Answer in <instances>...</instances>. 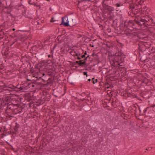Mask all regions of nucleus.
Segmentation results:
<instances>
[{"label": "nucleus", "instance_id": "obj_1", "mask_svg": "<svg viewBox=\"0 0 155 155\" xmlns=\"http://www.w3.org/2000/svg\"><path fill=\"white\" fill-rule=\"evenodd\" d=\"M41 77H39L36 80L37 83H39L42 87L46 88L49 86H51L53 84L54 73L51 71H46L42 74Z\"/></svg>", "mask_w": 155, "mask_h": 155}, {"label": "nucleus", "instance_id": "obj_2", "mask_svg": "<svg viewBox=\"0 0 155 155\" xmlns=\"http://www.w3.org/2000/svg\"><path fill=\"white\" fill-rule=\"evenodd\" d=\"M76 24L75 18L74 16L70 15L62 18V21L60 25L66 27L73 26Z\"/></svg>", "mask_w": 155, "mask_h": 155}, {"label": "nucleus", "instance_id": "obj_3", "mask_svg": "<svg viewBox=\"0 0 155 155\" xmlns=\"http://www.w3.org/2000/svg\"><path fill=\"white\" fill-rule=\"evenodd\" d=\"M134 25V28L140 29L144 27H147L148 24L147 22L146 23V19H143L142 18L139 17L138 18H136L134 20H133Z\"/></svg>", "mask_w": 155, "mask_h": 155}, {"label": "nucleus", "instance_id": "obj_4", "mask_svg": "<svg viewBox=\"0 0 155 155\" xmlns=\"http://www.w3.org/2000/svg\"><path fill=\"white\" fill-rule=\"evenodd\" d=\"M41 97L37 101V102L40 104H42L45 102L49 101L51 98V95L47 91L42 92L41 94Z\"/></svg>", "mask_w": 155, "mask_h": 155}, {"label": "nucleus", "instance_id": "obj_5", "mask_svg": "<svg viewBox=\"0 0 155 155\" xmlns=\"http://www.w3.org/2000/svg\"><path fill=\"white\" fill-rule=\"evenodd\" d=\"M123 54L121 53H116L114 55V58L112 60L113 63L112 64V66L114 67L117 64L119 65L123 61Z\"/></svg>", "mask_w": 155, "mask_h": 155}, {"label": "nucleus", "instance_id": "obj_6", "mask_svg": "<svg viewBox=\"0 0 155 155\" xmlns=\"http://www.w3.org/2000/svg\"><path fill=\"white\" fill-rule=\"evenodd\" d=\"M85 77L82 74L72 75L70 77L71 81L73 82H78L80 81L84 80Z\"/></svg>", "mask_w": 155, "mask_h": 155}, {"label": "nucleus", "instance_id": "obj_7", "mask_svg": "<svg viewBox=\"0 0 155 155\" xmlns=\"http://www.w3.org/2000/svg\"><path fill=\"white\" fill-rule=\"evenodd\" d=\"M16 98H11L8 102V104L13 106L18 107L21 103V100L23 99L20 97H16Z\"/></svg>", "mask_w": 155, "mask_h": 155}, {"label": "nucleus", "instance_id": "obj_8", "mask_svg": "<svg viewBox=\"0 0 155 155\" xmlns=\"http://www.w3.org/2000/svg\"><path fill=\"white\" fill-rule=\"evenodd\" d=\"M104 19L102 21H104L106 24L109 25V26H110L111 24L114 22V15H107L103 17Z\"/></svg>", "mask_w": 155, "mask_h": 155}, {"label": "nucleus", "instance_id": "obj_9", "mask_svg": "<svg viewBox=\"0 0 155 155\" xmlns=\"http://www.w3.org/2000/svg\"><path fill=\"white\" fill-rule=\"evenodd\" d=\"M123 18L121 17L118 21H116L115 30L116 31H124Z\"/></svg>", "mask_w": 155, "mask_h": 155}, {"label": "nucleus", "instance_id": "obj_10", "mask_svg": "<svg viewBox=\"0 0 155 155\" xmlns=\"http://www.w3.org/2000/svg\"><path fill=\"white\" fill-rule=\"evenodd\" d=\"M104 8V14L103 17H104L106 15H113V13L114 11V8L111 6L103 7Z\"/></svg>", "mask_w": 155, "mask_h": 155}, {"label": "nucleus", "instance_id": "obj_11", "mask_svg": "<svg viewBox=\"0 0 155 155\" xmlns=\"http://www.w3.org/2000/svg\"><path fill=\"white\" fill-rule=\"evenodd\" d=\"M87 60V58H86L83 60H80L79 61H76L74 64L73 66L75 67L76 68H77V67L75 66L76 64H77L79 66L85 67V66H86L87 67L88 65L86 63Z\"/></svg>", "mask_w": 155, "mask_h": 155}, {"label": "nucleus", "instance_id": "obj_12", "mask_svg": "<svg viewBox=\"0 0 155 155\" xmlns=\"http://www.w3.org/2000/svg\"><path fill=\"white\" fill-rule=\"evenodd\" d=\"M133 20H129L128 21H125L124 22V29L127 28L130 30H132V28H134V25Z\"/></svg>", "mask_w": 155, "mask_h": 155}, {"label": "nucleus", "instance_id": "obj_13", "mask_svg": "<svg viewBox=\"0 0 155 155\" xmlns=\"http://www.w3.org/2000/svg\"><path fill=\"white\" fill-rule=\"evenodd\" d=\"M139 81L141 82L140 84L141 85H143L142 84H144L146 85L147 84L149 80L143 75H142L140 80Z\"/></svg>", "mask_w": 155, "mask_h": 155}, {"label": "nucleus", "instance_id": "obj_14", "mask_svg": "<svg viewBox=\"0 0 155 155\" xmlns=\"http://www.w3.org/2000/svg\"><path fill=\"white\" fill-rule=\"evenodd\" d=\"M113 2V0H103L102 6L103 7L111 6Z\"/></svg>", "mask_w": 155, "mask_h": 155}, {"label": "nucleus", "instance_id": "obj_15", "mask_svg": "<svg viewBox=\"0 0 155 155\" xmlns=\"http://www.w3.org/2000/svg\"><path fill=\"white\" fill-rule=\"evenodd\" d=\"M149 108V107H139V109L140 113L143 116L145 115L147 110Z\"/></svg>", "mask_w": 155, "mask_h": 155}, {"label": "nucleus", "instance_id": "obj_16", "mask_svg": "<svg viewBox=\"0 0 155 155\" xmlns=\"http://www.w3.org/2000/svg\"><path fill=\"white\" fill-rule=\"evenodd\" d=\"M9 102L8 99L3 100L1 98H0V104L2 107H6V106L8 104Z\"/></svg>", "mask_w": 155, "mask_h": 155}, {"label": "nucleus", "instance_id": "obj_17", "mask_svg": "<svg viewBox=\"0 0 155 155\" xmlns=\"http://www.w3.org/2000/svg\"><path fill=\"white\" fill-rule=\"evenodd\" d=\"M30 27L29 26L27 25L25 27L21 28L20 30H18L17 31L29 32L30 30Z\"/></svg>", "mask_w": 155, "mask_h": 155}, {"label": "nucleus", "instance_id": "obj_18", "mask_svg": "<svg viewBox=\"0 0 155 155\" xmlns=\"http://www.w3.org/2000/svg\"><path fill=\"white\" fill-rule=\"evenodd\" d=\"M35 57L37 58V59L44 58L46 57V55L44 53L40 54V53H35Z\"/></svg>", "mask_w": 155, "mask_h": 155}, {"label": "nucleus", "instance_id": "obj_19", "mask_svg": "<svg viewBox=\"0 0 155 155\" xmlns=\"http://www.w3.org/2000/svg\"><path fill=\"white\" fill-rule=\"evenodd\" d=\"M61 91L60 90L55 89L53 90L52 94L56 97H58V96L61 95Z\"/></svg>", "mask_w": 155, "mask_h": 155}, {"label": "nucleus", "instance_id": "obj_20", "mask_svg": "<svg viewBox=\"0 0 155 155\" xmlns=\"http://www.w3.org/2000/svg\"><path fill=\"white\" fill-rule=\"evenodd\" d=\"M129 8L130 9H131L132 12H134V14H137L138 13V10L137 7H135L133 5H129Z\"/></svg>", "mask_w": 155, "mask_h": 155}, {"label": "nucleus", "instance_id": "obj_21", "mask_svg": "<svg viewBox=\"0 0 155 155\" xmlns=\"http://www.w3.org/2000/svg\"><path fill=\"white\" fill-rule=\"evenodd\" d=\"M104 45H105L104 46L105 49H106L108 53L109 52V53L110 54V51L112 49L113 46L112 45L110 44H104Z\"/></svg>", "mask_w": 155, "mask_h": 155}, {"label": "nucleus", "instance_id": "obj_22", "mask_svg": "<svg viewBox=\"0 0 155 155\" xmlns=\"http://www.w3.org/2000/svg\"><path fill=\"white\" fill-rule=\"evenodd\" d=\"M147 54H143L140 58V60L141 62H145L149 61L148 58L147 57Z\"/></svg>", "mask_w": 155, "mask_h": 155}, {"label": "nucleus", "instance_id": "obj_23", "mask_svg": "<svg viewBox=\"0 0 155 155\" xmlns=\"http://www.w3.org/2000/svg\"><path fill=\"white\" fill-rule=\"evenodd\" d=\"M115 5L117 8H118L120 10L123 9L124 8L123 4L121 2H120L119 3H117L115 4Z\"/></svg>", "mask_w": 155, "mask_h": 155}, {"label": "nucleus", "instance_id": "obj_24", "mask_svg": "<svg viewBox=\"0 0 155 155\" xmlns=\"http://www.w3.org/2000/svg\"><path fill=\"white\" fill-rule=\"evenodd\" d=\"M119 66H117L116 67V68L118 69L119 71H120L121 72H123L124 71V67H122V66L120 64H119Z\"/></svg>", "mask_w": 155, "mask_h": 155}, {"label": "nucleus", "instance_id": "obj_25", "mask_svg": "<svg viewBox=\"0 0 155 155\" xmlns=\"http://www.w3.org/2000/svg\"><path fill=\"white\" fill-rule=\"evenodd\" d=\"M27 88V86H25L23 85L22 84V86H21V85L20 87H19V91L21 92L24 91L26 89V88ZM27 89V88H26Z\"/></svg>", "mask_w": 155, "mask_h": 155}, {"label": "nucleus", "instance_id": "obj_26", "mask_svg": "<svg viewBox=\"0 0 155 155\" xmlns=\"http://www.w3.org/2000/svg\"><path fill=\"white\" fill-rule=\"evenodd\" d=\"M153 19H152V18H150V19H148V21L146 20V22L145 21V22L146 23L147 22V24H150L149 25H147V27L148 26H149L151 24V23H153Z\"/></svg>", "mask_w": 155, "mask_h": 155}, {"label": "nucleus", "instance_id": "obj_27", "mask_svg": "<svg viewBox=\"0 0 155 155\" xmlns=\"http://www.w3.org/2000/svg\"><path fill=\"white\" fill-rule=\"evenodd\" d=\"M20 127V125L17 124V123H16L14 127V129L16 132H18V129Z\"/></svg>", "mask_w": 155, "mask_h": 155}, {"label": "nucleus", "instance_id": "obj_28", "mask_svg": "<svg viewBox=\"0 0 155 155\" xmlns=\"http://www.w3.org/2000/svg\"><path fill=\"white\" fill-rule=\"evenodd\" d=\"M139 46L138 48L139 50L140 51H141L142 52H143V46H145V45H141L138 44Z\"/></svg>", "mask_w": 155, "mask_h": 155}, {"label": "nucleus", "instance_id": "obj_29", "mask_svg": "<svg viewBox=\"0 0 155 155\" xmlns=\"http://www.w3.org/2000/svg\"><path fill=\"white\" fill-rule=\"evenodd\" d=\"M63 130L65 133H67L68 131L70 129V127L69 126H66L65 127H63Z\"/></svg>", "mask_w": 155, "mask_h": 155}, {"label": "nucleus", "instance_id": "obj_30", "mask_svg": "<svg viewBox=\"0 0 155 155\" xmlns=\"http://www.w3.org/2000/svg\"><path fill=\"white\" fill-rule=\"evenodd\" d=\"M28 3L30 5H32L34 6H37V3L31 0H29L28 1Z\"/></svg>", "mask_w": 155, "mask_h": 155}, {"label": "nucleus", "instance_id": "obj_31", "mask_svg": "<svg viewBox=\"0 0 155 155\" xmlns=\"http://www.w3.org/2000/svg\"><path fill=\"white\" fill-rule=\"evenodd\" d=\"M137 35V34L135 32H134L133 33H128V34H127V35H129L130 36L132 37L136 36Z\"/></svg>", "mask_w": 155, "mask_h": 155}, {"label": "nucleus", "instance_id": "obj_32", "mask_svg": "<svg viewBox=\"0 0 155 155\" xmlns=\"http://www.w3.org/2000/svg\"><path fill=\"white\" fill-rule=\"evenodd\" d=\"M116 20H117V19H116L115 20H114V22H113L110 26H112L113 28H114L115 30V28H116Z\"/></svg>", "mask_w": 155, "mask_h": 155}, {"label": "nucleus", "instance_id": "obj_33", "mask_svg": "<svg viewBox=\"0 0 155 155\" xmlns=\"http://www.w3.org/2000/svg\"><path fill=\"white\" fill-rule=\"evenodd\" d=\"M28 87L29 88H31L32 89V87H35L34 84L33 83H30V84H28Z\"/></svg>", "mask_w": 155, "mask_h": 155}, {"label": "nucleus", "instance_id": "obj_34", "mask_svg": "<svg viewBox=\"0 0 155 155\" xmlns=\"http://www.w3.org/2000/svg\"><path fill=\"white\" fill-rule=\"evenodd\" d=\"M52 63V61L50 60H46V66H51L50 64Z\"/></svg>", "mask_w": 155, "mask_h": 155}, {"label": "nucleus", "instance_id": "obj_35", "mask_svg": "<svg viewBox=\"0 0 155 155\" xmlns=\"http://www.w3.org/2000/svg\"><path fill=\"white\" fill-rule=\"evenodd\" d=\"M80 50L82 52V53H80L79 51H78L77 52V55H76V56H81V55H82V54H83V53L84 52V50L82 49H80Z\"/></svg>", "mask_w": 155, "mask_h": 155}, {"label": "nucleus", "instance_id": "obj_36", "mask_svg": "<svg viewBox=\"0 0 155 155\" xmlns=\"http://www.w3.org/2000/svg\"><path fill=\"white\" fill-rule=\"evenodd\" d=\"M71 54L73 56H76V55H77V52H75L74 51H71L70 52Z\"/></svg>", "mask_w": 155, "mask_h": 155}, {"label": "nucleus", "instance_id": "obj_37", "mask_svg": "<svg viewBox=\"0 0 155 155\" xmlns=\"http://www.w3.org/2000/svg\"><path fill=\"white\" fill-rule=\"evenodd\" d=\"M3 89L5 90H8L9 91H10V90L8 89V86L6 85L5 84H4L3 86Z\"/></svg>", "mask_w": 155, "mask_h": 155}, {"label": "nucleus", "instance_id": "obj_38", "mask_svg": "<svg viewBox=\"0 0 155 155\" xmlns=\"http://www.w3.org/2000/svg\"><path fill=\"white\" fill-rule=\"evenodd\" d=\"M14 86L11 84H9L8 86V88H10L12 89V90L14 89Z\"/></svg>", "mask_w": 155, "mask_h": 155}, {"label": "nucleus", "instance_id": "obj_39", "mask_svg": "<svg viewBox=\"0 0 155 155\" xmlns=\"http://www.w3.org/2000/svg\"><path fill=\"white\" fill-rule=\"evenodd\" d=\"M12 91H15L17 92H18L20 91L19 90V88L18 87H17L15 86L14 87V89L11 90Z\"/></svg>", "mask_w": 155, "mask_h": 155}, {"label": "nucleus", "instance_id": "obj_40", "mask_svg": "<svg viewBox=\"0 0 155 155\" xmlns=\"http://www.w3.org/2000/svg\"><path fill=\"white\" fill-rule=\"evenodd\" d=\"M92 81L93 84H95L97 82L98 80L97 79H95L94 78H92Z\"/></svg>", "mask_w": 155, "mask_h": 155}, {"label": "nucleus", "instance_id": "obj_41", "mask_svg": "<svg viewBox=\"0 0 155 155\" xmlns=\"http://www.w3.org/2000/svg\"><path fill=\"white\" fill-rule=\"evenodd\" d=\"M22 15L24 16H25V17L26 18H29V17L28 16V15L26 14V11L25 10L24 12H23L22 13Z\"/></svg>", "mask_w": 155, "mask_h": 155}, {"label": "nucleus", "instance_id": "obj_42", "mask_svg": "<svg viewBox=\"0 0 155 155\" xmlns=\"http://www.w3.org/2000/svg\"><path fill=\"white\" fill-rule=\"evenodd\" d=\"M12 104H8V105H7V106H6V108L5 109V110H6L8 109L12 110V109H11V107L10 106Z\"/></svg>", "mask_w": 155, "mask_h": 155}, {"label": "nucleus", "instance_id": "obj_43", "mask_svg": "<svg viewBox=\"0 0 155 155\" xmlns=\"http://www.w3.org/2000/svg\"><path fill=\"white\" fill-rule=\"evenodd\" d=\"M136 97L138 100H139L142 101V99H143V97H138V96H136Z\"/></svg>", "mask_w": 155, "mask_h": 155}, {"label": "nucleus", "instance_id": "obj_44", "mask_svg": "<svg viewBox=\"0 0 155 155\" xmlns=\"http://www.w3.org/2000/svg\"><path fill=\"white\" fill-rule=\"evenodd\" d=\"M17 132L15 131H13L12 132L11 131V130H10L9 131H8V134H10V133H12V134H17Z\"/></svg>", "mask_w": 155, "mask_h": 155}, {"label": "nucleus", "instance_id": "obj_45", "mask_svg": "<svg viewBox=\"0 0 155 155\" xmlns=\"http://www.w3.org/2000/svg\"><path fill=\"white\" fill-rule=\"evenodd\" d=\"M41 64H43L45 65H46V60H42L41 61Z\"/></svg>", "mask_w": 155, "mask_h": 155}, {"label": "nucleus", "instance_id": "obj_46", "mask_svg": "<svg viewBox=\"0 0 155 155\" xmlns=\"http://www.w3.org/2000/svg\"><path fill=\"white\" fill-rule=\"evenodd\" d=\"M48 143H46V141L43 140L42 141V144L43 146H46L47 145Z\"/></svg>", "mask_w": 155, "mask_h": 155}, {"label": "nucleus", "instance_id": "obj_47", "mask_svg": "<svg viewBox=\"0 0 155 155\" xmlns=\"http://www.w3.org/2000/svg\"><path fill=\"white\" fill-rule=\"evenodd\" d=\"M86 111H88L90 110V107H86L84 108Z\"/></svg>", "mask_w": 155, "mask_h": 155}, {"label": "nucleus", "instance_id": "obj_48", "mask_svg": "<svg viewBox=\"0 0 155 155\" xmlns=\"http://www.w3.org/2000/svg\"><path fill=\"white\" fill-rule=\"evenodd\" d=\"M35 68H33V67L30 68V71L31 73H34L35 72Z\"/></svg>", "mask_w": 155, "mask_h": 155}, {"label": "nucleus", "instance_id": "obj_49", "mask_svg": "<svg viewBox=\"0 0 155 155\" xmlns=\"http://www.w3.org/2000/svg\"><path fill=\"white\" fill-rule=\"evenodd\" d=\"M54 18L53 17H52L51 18V20H50V22H54L56 21V20H54Z\"/></svg>", "mask_w": 155, "mask_h": 155}, {"label": "nucleus", "instance_id": "obj_50", "mask_svg": "<svg viewBox=\"0 0 155 155\" xmlns=\"http://www.w3.org/2000/svg\"><path fill=\"white\" fill-rule=\"evenodd\" d=\"M132 108V110H134L135 112L134 113H136V110H137V107H135V106L133 107Z\"/></svg>", "mask_w": 155, "mask_h": 155}, {"label": "nucleus", "instance_id": "obj_51", "mask_svg": "<svg viewBox=\"0 0 155 155\" xmlns=\"http://www.w3.org/2000/svg\"><path fill=\"white\" fill-rule=\"evenodd\" d=\"M83 74L84 75L86 76L87 77L88 76L87 72H84L83 73Z\"/></svg>", "mask_w": 155, "mask_h": 155}, {"label": "nucleus", "instance_id": "obj_52", "mask_svg": "<svg viewBox=\"0 0 155 155\" xmlns=\"http://www.w3.org/2000/svg\"><path fill=\"white\" fill-rule=\"evenodd\" d=\"M11 9H8V10L7 12V13L8 14H9L10 13H11Z\"/></svg>", "mask_w": 155, "mask_h": 155}, {"label": "nucleus", "instance_id": "obj_53", "mask_svg": "<svg viewBox=\"0 0 155 155\" xmlns=\"http://www.w3.org/2000/svg\"><path fill=\"white\" fill-rule=\"evenodd\" d=\"M64 35V34H62L61 35H58L57 37V38H59V39H61V38L62 36Z\"/></svg>", "mask_w": 155, "mask_h": 155}, {"label": "nucleus", "instance_id": "obj_54", "mask_svg": "<svg viewBox=\"0 0 155 155\" xmlns=\"http://www.w3.org/2000/svg\"><path fill=\"white\" fill-rule=\"evenodd\" d=\"M9 16L11 17L12 18H15V16L13 15H12L11 13H10L9 14Z\"/></svg>", "mask_w": 155, "mask_h": 155}, {"label": "nucleus", "instance_id": "obj_55", "mask_svg": "<svg viewBox=\"0 0 155 155\" xmlns=\"http://www.w3.org/2000/svg\"><path fill=\"white\" fill-rule=\"evenodd\" d=\"M81 58H86V57H85V56L84 54H82V55H81Z\"/></svg>", "mask_w": 155, "mask_h": 155}, {"label": "nucleus", "instance_id": "obj_56", "mask_svg": "<svg viewBox=\"0 0 155 155\" xmlns=\"http://www.w3.org/2000/svg\"><path fill=\"white\" fill-rule=\"evenodd\" d=\"M152 149V147H148L146 149L147 150H150Z\"/></svg>", "mask_w": 155, "mask_h": 155}, {"label": "nucleus", "instance_id": "obj_57", "mask_svg": "<svg viewBox=\"0 0 155 155\" xmlns=\"http://www.w3.org/2000/svg\"><path fill=\"white\" fill-rule=\"evenodd\" d=\"M77 56V59H78V60H81V58L79 56Z\"/></svg>", "mask_w": 155, "mask_h": 155}, {"label": "nucleus", "instance_id": "obj_58", "mask_svg": "<svg viewBox=\"0 0 155 155\" xmlns=\"http://www.w3.org/2000/svg\"><path fill=\"white\" fill-rule=\"evenodd\" d=\"M50 53L51 55H53V51L52 49H51Z\"/></svg>", "mask_w": 155, "mask_h": 155}, {"label": "nucleus", "instance_id": "obj_59", "mask_svg": "<svg viewBox=\"0 0 155 155\" xmlns=\"http://www.w3.org/2000/svg\"><path fill=\"white\" fill-rule=\"evenodd\" d=\"M111 104L112 105V106H113V107H114V101H112V102L111 103Z\"/></svg>", "mask_w": 155, "mask_h": 155}, {"label": "nucleus", "instance_id": "obj_60", "mask_svg": "<svg viewBox=\"0 0 155 155\" xmlns=\"http://www.w3.org/2000/svg\"><path fill=\"white\" fill-rule=\"evenodd\" d=\"M150 107L153 108L154 109V108H155V104H153V105L151 106Z\"/></svg>", "mask_w": 155, "mask_h": 155}, {"label": "nucleus", "instance_id": "obj_61", "mask_svg": "<svg viewBox=\"0 0 155 155\" xmlns=\"http://www.w3.org/2000/svg\"><path fill=\"white\" fill-rule=\"evenodd\" d=\"M35 6L38 7L39 9H40L41 8V7L40 5H37V6Z\"/></svg>", "mask_w": 155, "mask_h": 155}, {"label": "nucleus", "instance_id": "obj_62", "mask_svg": "<svg viewBox=\"0 0 155 155\" xmlns=\"http://www.w3.org/2000/svg\"><path fill=\"white\" fill-rule=\"evenodd\" d=\"M6 132H6V131H5V130L4 131V132H3V135L4 136H6V134H4V133H5Z\"/></svg>", "mask_w": 155, "mask_h": 155}, {"label": "nucleus", "instance_id": "obj_63", "mask_svg": "<svg viewBox=\"0 0 155 155\" xmlns=\"http://www.w3.org/2000/svg\"><path fill=\"white\" fill-rule=\"evenodd\" d=\"M87 0H81V1H78V4L79 3H80L81 2H82L84 1H86Z\"/></svg>", "mask_w": 155, "mask_h": 155}, {"label": "nucleus", "instance_id": "obj_64", "mask_svg": "<svg viewBox=\"0 0 155 155\" xmlns=\"http://www.w3.org/2000/svg\"><path fill=\"white\" fill-rule=\"evenodd\" d=\"M106 87L107 89H108V88H111L112 87V86H107V87Z\"/></svg>", "mask_w": 155, "mask_h": 155}]
</instances>
